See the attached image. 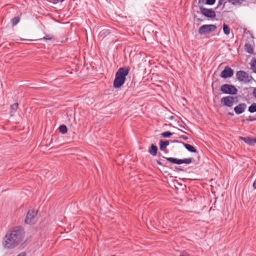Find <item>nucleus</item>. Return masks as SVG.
Listing matches in <instances>:
<instances>
[{
  "label": "nucleus",
  "mask_w": 256,
  "mask_h": 256,
  "mask_svg": "<svg viewBox=\"0 0 256 256\" xmlns=\"http://www.w3.org/2000/svg\"><path fill=\"white\" fill-rule=\"evenodd\" d=\"M24 230L22 226L14 227L5 235L3 246L5 248L12 249L18 246L24 236Z\"/></svg>",
  "instance_id": "nucleus-1"
},
{
  "label": "nucleus",
  "mask_w": 256,
  "mask_h": 256,
  "mask_svg": "<svg viewBox=\"0 0 256 256\" xmlns=\"http://www.w3.org/2000/svg\"><path fill=\"white\" fill-rule=\"evenodd\" d=\"M129 69L127 68H120L116 74L114 80V86L115 88L120 87L124 83L126 76L128 75Z\"/></svg>",
  "instance_id": "nucleus-2"
},
{
  "label": "nucleus",
  "mask_w": 256,
  "mask_h": 256,
  "mask_svg": "<svg viewBox=\"0 0 256 256\" xmlns=\"http://www.w3.org/2000/svg\"><path fill=\"white\" fill-rule=\"evenodd\" d=\"M38 212L34 210H29L26 214L24 222L26 224H33L38 220Z\"/></svg>",
  "instance_id": "nucleus-3"
},
{
  "label": "nucleus",
  "mask_w": 256,
  "mask_h": 256,
  "mask_svg": "<svg viewBox=\"0 0 256 256\" xmlns=\"http://www.w3.org/2000/svg\"><path fill=\"white\" fill-rule=\"evenodd\" d=\"M236 76L237 79L240 82H243L244 83H248L252 79V76H250L247 72L244 70L237 72Z\"/></svg>",
  "instance_id": "nucleus-4"
},
{
  "label": "nucleus",
  "mask_w": 256,
  "mask_h": 256,
  "mask_svg": "<svg viewBox=\"0 0 256 256\" xmlns=\"http://www.w3.org/2000/svg\"><path fill=\"white\" fill-rule=\"evenodd\" d=\"M216 29V26L214 24H204L199 28L198 32L200 34H206L215 31Z\"/></svg>",
  "instance_id": "nucleus-5"
},
{
  "label": "nucleus",
  "mask_w": 256,
  "mask_h": 256,
  "mask_svg": "<svg viewBox=\"0 0 256 256\" xmlns=\"http://www.w3.org/2000/svg\"><path fill=\"white\" fill-rule=\"evenodd\" d=\"M220 90L224 94H237L238 90L233 85L224 84L220 87Z\"/></svg>",
  "instance_id": "nucleus-6"
},
{
  "label": "nucleus",
  "mask_w": 256,
  "mask_h": 256,
  "mask_svg": "<svg viewBox=\"0 0 256 256\" xmlns=\"http://www.w3.org/2000/svg\"><path fill=\"white\" fill-rule=\"evenodd\" d=\"M166 160L170 162L176 164H190L192 161V158H184V159H178L174 158H166Z\"/></svg>",
  "instance_id": "nucleus-7"
},
{
  "label": "nucleus",
  "mask_w": 256,
  "mask_h": 256,
  "mask_svg": "<svg viewBox=\"0 0 256 256\" xmlns=\"http://www.w3.org/2000/svg\"><path fill=\"white\" fill-rule=\"evenodd\" d=\"M200 12L205 16L213 18L216 16L215 12L212 8L200 7Z\"/></svg>",
  "instance_id": "nucleus-8"
},
{
  "label": "nucleus",
  "mask_w": 256,
  "mask_h": 256,
  "mask_svg": "<svg viewBox=\"0 0 256 256\" xmlns=\"http://www.w3.org/2000/svg\"><path fill=\"white\" fill-rule=\"evenodd\" d=\"M220 102L224 106L232 107L234 102V98L232 96H227L222 98Z\"/></svg>",
  "instance_id": "nucleus-9"
},
{
  "label": "nucleus",
  "mask_w": 256,
  "mask_h": 256,
  "mask_svg": "<svg viewBox=\"0 0 256 256\" xmlns=\"http://www.w3.org/2000/svg\"><path fill=\"white\" fill-rule=\"evenodd\" d=\"M234 74V70L228 66H226L224 70L221 72L220 76L226 78L232 77Z\"/></svg>",
  "instance_id": "nucleus-10"
},
{
  "label": "nucleus",
  "mask_w": 256,
  "mask_h": 256,
  "mask_svg": "<svg viewBox=\"0 0 256 256\" xmlns=\"http://www.w3.org/2000/svg\"><path fill=\"white\" fill-rule=\"evenodd\" d=\"M246 108V104L244 103L239 104L234 108V111L237 114H242L244 112Z\"/></svg>",
  "instance_id": "nucleus-11"
},
{
  "label": "nucleus",
  "mask_w": 256,
  "mask_h": 256,
  "mask_svg": "<svg viewBox=\"0 0 256 256\" xmlns=\"http://www.w3.org/2000/svg\"><path fill=\"white\" fill-rule=\"evenodd\" d=\"M172 142L174 143H180L184 145L185 148L190 152H196V150L191 144H185L182 142L179 141L178 140H174Z\"/></svg>",
  "instance_id": "nucleus-12"
},
{
  "label": "nucleus",
  "mask_w": 256,
  "mask_h": 256,
  "mask_svg": "<svg viewBox=\"0 0 256 256\" xmlns=\"http://www.w3.org/2000/svg\"><path fill=\"white\" fill-rule=\"evenodd\" d=\"M240 139L242 140L244 142L250 146H254L256 144V138H253L250 137H242L240 136Z\"/></svg>",
  "instance_id": "nucleus-13"
},
{
  "label": "nucleus",
  "mask_w": 256,
  "mask_h": 256,
  "mask_svg": "<svg viewBox=\"0 0 256 256\" xmlns=\"http://www.w3.org/2000/svg\"><path fill=\"white\" fill-rule=\"evenodd\" d=\"M158 147L152 144L149 148L148 152L152 156H156L158 154Z\"/></svg>",
  "instance_id": "nucleus-14"
},
{
  "label": "nucleus",
  "mask_w": 256,
  "mask_h": 256,
  "mask_svg": "<svg viewBox=\"0 0 256 256\" xmlns=\"http://www.w3.org/2000/svg\"><path fill=\"white\" fill-rule=\"evenodd\" d=\"M169 145V142L168 140H160V148L161 150H164Z\"/></svg>",
  "instance_id": "nucleus-15"
},
{
  "label": "nucleus",
  "mask_w": 256,
  "mask_h": 256,
  "mask_svg": "<svg viewBox=\"0 0 256 256\" xmlns=\"http://www.w3.org/2000/svg\"><path fill=\"white\" fill-rule=\"evenodd\" d=\"M244 48L246 51L250 54H252L254 52V48L251 44L249 43H246L244 45Z\"/></svg>",
  "instance_id": "nucleus-16"
},
{
  "label": "nucleus",
  "mask_w": 256,
  "mask_h": 256,
  "mask_svg": "<svg viewBox=\"0 0 256 256\" xmlns=\"http://www.w3.org/2000/svg\"><path fill=\"white\" fill-rule=\"evenodd\" d=\"M248 111L250 113L256 112V103H252L248 108Z\"/></svg>",
  "instance_id": "nucleus-17"
},
{
  "label": "nucleus",
  "mask_w": 256,
  "mask_h": 256,
  "mask_svg": "<svg viewBox=\"0 0 256 256\" xmlns=\"http://www.w3.org/2000/svg\"><path fill=\"white\" fill-rule=\"evenodd\" d=\"M59 131L62 134H65L67 132L68 128L65 125H61L59 126Z\"/></svg>",
  "instance_id": "nucleus-18"
},
{
  "label": "nucleus",
  "mask_w": 256,
  "mask_h": 256,
  "mask_svg": "<svg viewBox=\"0 0 256 256\" xmlns=\"http://www.w3.org/2000/svg\"><path fill=\"white\" fill-rule=\"evenodd\" d=\"M223 31L225 34L228 35L230 33V28L229 26L225 24H223Z\"/></svg>",
  "instance_id": "nucleus-19"
},
{
  "label": "nucleus",
  "mask_w": 256,
  "mask_h": 256,
  "mask_svg": "<svg viewBox=\"0 0 256 256\" xmlns=\"http://www.w3.org/2000/svg\"><path fill=\"white\" fill-rule=\"evenodd\" d=\"M18 103L16 102L10 106L11 112H16L18 108Z\"/></svg>",
  "instance_id": "nucleus-20"
},
{
  "label": "nucleus",
  "mask_w": 256,
  "mask_h": 256,
  "mask_svg": "<svg viewBox=\"0 0 256 256\" xmlns=\"http://www.w3.org/2000/svg\"><path fill=\"white\" fill-rule=\"evenodd\" d=\"M20 18L18 16L14 17L12 19V26H16L20 21Z\"/></svg>",
  "instance_id": "nucleus-21"
},
{
  "label": "nucleus",
  "mask_w": 256,
  "mask_h": 256,
  "mask_svg": "<svg viewBox=\"0 0 256 256\" xmlns=\"http://www.w3.org/2000/svg\"><path fill=\"white\" fill-rule=\"evenodd\" d=\"M161 135L164 138H170V136H171L172 135V133L171 132H170L169 131H167V132H162L161 134Z\"/></svg>",
  "instance_id": "nucleus-22"
},
{
  "label": "nucleus",
  "mask_w": 256,
  "mask_h": 256,
  "mask_svg": "<svg viewBox=\"0 0 256 256\" xmlns=\"http://www.w3.org/2000/svg\"><path fill=\"white\" fill-rule=\"evenodd\" d=\"M250 65L253 68L254 72L256 73V59H254L253 61H252Z\"/></svg>",
  "instance_id": "nucleus-23"
},
{
  "label": "nucleus",
  "mask_w": 256,
  "mask_h": 256,
  "mask_svg": "<svg viewBox=\"0 0 256 256\" xmlns=\"http://www.w3.org/2000/svg\"><path fill=\"white\" fill-rule=\"evenodd\" d=\"M53 38V36L50 34H48L45 36L43 38L40 40H51Z\"/></svg>",
  "instance_id": "nucleus-24"
},
{
  "label": "nucleus",
  "mask_w": 256,
  "mask_h": 256,
  "mask_svg": "<svg viewBox=\"0 0 256 256\" xmlns=\"http://www.w3.org/2000/svg\"><path fill=\"white\" fill-rule=\"evenodd\" d=\"M226 2L225 0H218V7L220 6H221L222 4L223 5V6L222 8L224 7Z\"/></svg>",
  "instance_id": "nucleus-25"
},
{
  "label": "nucleus",
  "mask_w": 256,
  "mask_h": 256,
  "mask_svg": "<svg viewBox=\"0 0 256 256\" xmlns=\"http://www.w3.org/2000/svg\"><path fill=\"white\" fill-rule=\"evenodd\" d=\"M216 0H206V4L212 5L214 4Z\"/></svg>",
  "instance_id": "nucleus-26"
},
{
  "label": "nucleus",
  "mask_w": 256,
  "mask_h": 256,
  "mask_svg": "<svg viewBox=\"0 0 256 256\" xmlns=\"http://www.w3.org/2000/svg\"><path fill=\"white\" fill-rule=\"evenodd\" d=\"M230 2L232 3L233 4H238L240 2L239 0H228Z\"/></svg>",
  "instance_id": "nucleus-27"
},
{
  "label": "nucleus",
  "mask_w": 256,
  "mask_h": 256,
  "mask_svg": "<svg viewBox=\"0 0 256 256\" xmlns=\"http://www.w3.org/2000/svg\"><path fill=\"white\" fill-rule=\"evenodd\" d=\"M180 138H182V139H184V140H187L188 139V137L184 135H180Z\"/></svg>",
  "instance_id": "nucleus-28"
},
{
  "label": "nucleus",
  "mask_w": 256,
  "mask_h": 256,
  "mask_svg": "<svg viewBox=\"0 0 256 256\" xmlns=\"http://www.w3.org/2000/svg\"><path fill=\"white\" fill-rule=\"evenodd\" d=\"M252 96L256 98V88H254L252 92Z\"/></svg>",
  "instance_id": "nucleus-29"
},
{
  "label": "nucleus",
  "mask_w": 256,
  "mask_h": 256,
  "mask_svg": "<svg viewBox=\"0 0 256 256\" xmlns=\"http://www.w3.org/2000/svg\"><path fill=\"white\" fill-rule=\"evenodd\" d=\"M64 0H54V4H56L58 2H62Z\"/></svg>",
  "instance_id": "nucleus-30"
},
{
  "label": "nucleus",
  "mask_w": 256,
  "mask_h": 256,
  "mask_svg": "<svg viewBox=\"0 0 256 256\" xmlns=\"http://www.w3.org/2000/svg\"><path fill=\"white\" fill-rule=\"evenodd\" d=\"M178 126L181 128H183L186 130H188V128L185 127L184 126H182L181 124H178Z\"/></svg>",
  "instance_id": "nucleus-31"
},
{
  "label": "nucleus",
  "mask_w": 256,
  "mask_h": 256,
  "mask_svg": "<svg viewBox=\"0 0 256 256\" xmlns=\"http://www.w3.org/2000/svg\"><path fill=\"white\" fill-rule=\"evenodd\" d=\"M206 0H198V3L200 4H206Z\"/></svg>",
  "instance_id": "nucleus-32"
},
{
  "label": "nucleus",
  "mask_w": 256,
  "mask_h": 256,
  "mask_svg": "<svg viewBox=\"0 0 256 256\" xmlns=\"http://www.w3.org/2000/svg\"><path fill=\"white\" fill-rule=\"evenodd\" d=\"M176 170L178 171H182L183 169L180 168L176 167Z\"/></svg>",
  "instance_id": "nucleus-33"
},
{
  "label": "nucleus",
  "mask_w": 256,
  "mask_h": 256,
  "mask_svg": "<svg viewBox=\"0 0 256 256\" xmlns=\"http://www.w3.org/2000/svg\"><path fill=\"white\" fill-rule=\"evenodd\" d=\"M18 256H26V254L24 252H21Z\"/></svg>",
  "instance_id": "nucleus-34"
},
{
  "label": "nucleus",
  "mask_w": 256,
  "mask_h": 256,
  "mask_svg": "<svg viewBox=\"0 0 256 256\" xmlns=\"http://www.w3.org/2000/svg\"><path fill=\"white\" fill-rule=\"evenodd\" d=\"M256 120V118H252V119H247V120L248 121H254V120Z\"/></svg>",
  "instance_id": "nucleus-35"
},
{
  "label": "nucleus",
  "mask_w": 256,
  "mask_h": 256,
  "mask_svg": "<svg viewBox=\"0 0 256 256\" xmlns=\"http://www.w3.org/2000/svg\"><path fill=\"white\" fill-rule=\"evenodd\" d=\"M156 162H157V163L158 164H159V165H162V163L160 160H156Z\"/></svg>",
  "instance_id": "nucleus-36"
},
{
  "label": "nucleus",
  "mask_w": 256,
  "mask_h": 256,
  "mask_svg": "<svg viewBox=\"0 0 256 256\" xmlns=\"http://www.w3.org/2000/svg\"><path fill=\"white\" fill-rule=\"evenodd\" d=\"M228 114L230 115V116H234V114L233 112H228Z\"/></svg>",
  "instance_id": "nucleus-37"
}]
</instances>
